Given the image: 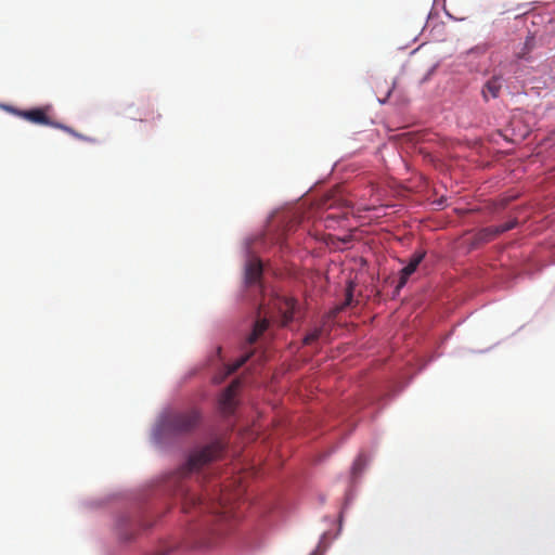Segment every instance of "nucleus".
Segmentation results:
<instances>
[{
    "instance_id": "obj_1",
    "label": "nucleus",
    "mask_w": 555,
    "mask_h": 555,
    "mask_svg": "<svg viewBox=\"0 0 555 555\" xmlns=\"http://www.w3.org/2000/svg\"><path fill=\"white\" fill-rule=\"evenodd\" d=\"M222 452L223 444L220 441L195 449L190 453L185 465L179 469L177 478L185 479L189 475L204 473L210 463L221 457ZM175 495L180 499L184 513H191L194 509L199 513L219 514L227 503L223 498H220L218 502L203 500L202 496L191 491L190 487L182 480H179L175 489Z\"/></svg>"
},
{
    "instance_id": "obj_11",
    "label": "nucleus",
    "mask_w": 555,
    "mask_h": 555,
    "mask_svg": "<svg viewBox=\"0 0 555 555\" xmlns=\"http://www.w3.org/2000/svg\"><path fill=\"white\" fill-rule=\"evenodd\" d=\"M254 354V351L245 352L241 358H238L234 363L230 364L227 369V375H231L236 372L241 366H243Z\"/></svg>"
},
{
    "instance_id": "obj_8",
    "label": "nucleus",
    "mask_w": 555,
    "mask_h": 555,
    "mask_svg": "<svg viewBox=\"0 0 555 555\" xmlns=\"http://www.w3.org/2000/svg\"><path fill=\"white\" fill-rule=\"evenodd\" d=\"M262 274V264L258 259H253L247 263L245 279L249 285L256 284Z\"/></svg>"
},
{
    "instance_id": "obj_17",
    "label": "nucleus",
    "mask_w": 555,
    "mask_h": 555,
    "mask_svg": "<svg viewBox=\"0 0 555 555\" xmlns=\"http://www.w3.org/2000/svg\"><path fill=\"white\" fill-rule=\"evenodd\" d=\"M361 461H362V460H361V457H359V459L354 462V464H353V470H358V469H360Z\"/></svg>"
},
{
    "instance_id": "obj_18",
    "label": "nucleus",
    "mask_w": 555,
    "mask_h": 555,
    "mask_svg": "<svg viewBox=\"0 0 555 555\" xmlns=\"http://www.w3.org/2000/svg\"><path fill=\"white\" fill-rule=\"evenodd\" d=\"M311 555H315V553L311 554Z\"/></svg>"
},
{
    "instance_id": "obj_15",
    "label": "nucleus",
    "mask_w": 555,
    "mask_h": 555,
    "mask_svg": "<svg viewBox=\"0 0 555 555\" xmlns=\"http://www.w3.org/2000/svg\"><path fill=\"white\" fill-rule=\"evenodd\" d=\"M393 88H395V85L392 83V86L386 91L385 98L384 99H379L380 103H385L386 102V100L391 95V93L393 91Z\"/></svg>"
},
{
    "instance_id": "obj_2",
    "label": "nucleus",
    "mask_w": 555,
    "mask_h": 555,
    "mask_svg": "<svg viewBox=\"0 0 555 555\" xmlns=\"http://www.w3.org/2000/svg\"><path fill=\"white\" fill-rule=\"evenodd\" d=\"M8 109L11 113H13L14 115H16L31 124L49 126V127H52L55 129L63 130L76 139H79V140H82L86 142H91V143L95 142L94 139L77 132L74 128L66 126L62 122L52 120L49 116V113L52 111V107L50 105L35 107V108H30V109H18V108H14V107H9Z\"/></svg>"
},
{
    "instance_id": "obj_3",
    "label": "nucleus",
    "mask_w": 555,
    "mask_h": 555,
    "mask_svg": "<svg viewBox=\"0 0 555 555\" xmlns=\"http://www.w3.org/2000/svg\"><path fill=\"white\" fill-rule=\"evenodd\" d=\"M199 422V411L192 408L165 415L162 420V429L168 434H184L193 430Z\"/></svg>"
},
{
    "instance_id": "obj_14",
    "label": "nucleus",
    "mask_w": 555,
    "mask_h": 555,
    "mask_svg": "<svg viewBox=\"0 0 555 555\" xmlns=\"http://www.w3.org/2000/svg\"><path fill=\"white\" fill-rule=\"evenodd\" d=\"M516 224H517L516 221H507L500 225H495V229L498 230V234L500 235L504 232H507V231L514 229L516 227Z\"/></svg>"
},
{
    "instance_id": "obj_10",
    "label": "nucleus",
    "mask_w": 555,
    "mask_h": 555,
    "mask_svg": "<svg viewBox=\"0 0 555 555\" xmlns=\"http://www.w3.org/2000/svg\"><path fill=\"white\" fill-rule=\"evenodd\" d=\"M499 236L495 225L487 227L477 232L475 240L477 243H487Z\"/></svg>"
},
{
    "instance_id": "obj_12",
    "label": "nucleus",
    "mask_w": 555,
    "mask_h": 555,
    "mask_svg": "<svg viewBox=\"0 0 555 555\" xmlns=\"http://www.w3.org/2000/svg\"><path fill=\"white\" fill-rule=\"evenodd\" d=\"M534 47V39L533 37H527L526 41L522 44V48L520 51L516 52V57L518 60H527V55L530 53V51Z\"/></svg>"
},
{
    "instance_id": "obj_4",
    "label": "nucleus",
    "mask_w": 555,
    "mask_h": 555,
    "mask_svg": "<svg viewBox=\"0 0 555 555\" xmlns=\"http://www.w3.org/2000/svg\"><path fill=\"white\" fill-rule=\"evenodd\" d=\"M240 380H233L222 392L219 399V405L224 414H231L235 409V396L236 391L240 388Z\"/></svg>"
},
{
    "instance_id": "obj_5",
    "label": "nucleus",
    "mask_w": 555,
    "mask_h": 555,
    "mask_svg": "<svg viewBox=\"0 0 555 555\" xmlns=\"http://www.w3.org/2000/svg\"><path fill=\"white\" fill-rule=\"evenodd\" d=\"M426 253L424 250L415 251L410 261L400 271V278L397 285V289L402 288L409 281V278L416 271L420 263L425 258Z\"/></svg>"
},
{
    "instance_id": "obj_7",
    "label": "nucleus",
    "mask_w": 555,
    "mask_h": 555,
    "mask_svg": "<svg viewBox=\"0 0 555 555\" xmlns=\"http://www.w3.org/2000/svg\"><path fill=\"white\" fill-rule=\"evenodd\" d=\"M502 88V77L501 76H493L490 78L482 88V96L486 101L489 100V98H498L500 95V91Z\"/></svg>"
},
{
    "instance_id": "obj_13",
    "label": "nucleus",
    "mask_w": 555,
    "mask_h": 555,
    "mask_svg": "<svg viewBox=\"0 0 555 555\" xmlns=\"http://www.w3.org/2000/svg\"><path fill=\"white\" fill-rule=\"evenodd\" d=\"M321 334H322V328H314L313 331H311L310 333H308L305 336L304 344L305 345L313 344L314 341H317L320 338Z\"/></svg>"
},
{
    "instance_id": "obj_16",
    "label": "nucleus",
    "mask_w": 555,
    "mask_h": 555,
    "mask_svg": "<svg viewBox=\"0 0 555 555\" xmlns=\"http://www.w3.org/2000/svg\"><path fill=\"white\" fill-rule=\"evenodd\" d=\"M351 301H352V293H351V289H348V292L346 294V300L344 302V307L351 305Z\"/></svg>"
},
{
    "instance_id": "obj_6",
    "label": "nucleus",
    "mask_w": 555,
    "mask_h": 555,
    "mask_svg": "<svg viewBox=\"0 0 555 555\" xmlns=\"http://www.w3.org/2000/svg\"><path fill=\"white\" fill-rule=\"evenodd\" d=\"M274 306L282 318V325H287L294 319L296 301L292 298H276Z\"/></svg>"
},
{
    "instance_id": "obj_9",
    "label": "nucleus",
    "mask_w": 555,
    "mask_h": 555,
    "mask_svg": "<svg viewBox=\"0 0 555 555\" xmlns=\"http://www.w3.org/2000/svg\"><path fill=\"white\" fill-rule=\"evenodd\" d=\"M268 326H269L268 319L263 318V319L257 320L254 325L253 332L249 334V336L247 338V344L253 345L254 343H256L257 339L267 331Z\"/></svg>"
}]
</instances>
